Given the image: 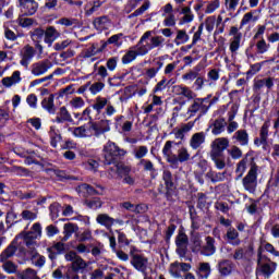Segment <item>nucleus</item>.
<instances>
[{
    "mask_svg": "<svg viewBox=\"0 0 279 279\" xmlns=\"http://www.w3.org/2000/svg\"><path fill=\"white\" fill-rule=\"evenodd\" d=\"M154 32L147 31L140 38L138 43L131 47L129 51L122 57L123 64H130L134 62L138 56H147L151 49H158V47L165 46V37L151 36Z\"/></svg>",
    "mask_w": 279,
    "mask_h": 279,
    "instance_id": "nucleus-1",
    "label": "nucleus"
},
{
    "mask_svg": "<svg viewBox=\"0 0 279 279\" xmlns=\"http://www.w3.org/2000/svg\"><path fill=\"white\" fill-rule=\"evenodd\" d=\"M40 236H43V226L40 225V222H35L32 226L31 231L20 233L19 235H16L15 241H23L26 246L35 248L36 240L40 239Z\"/></svg>",
    "mask_w": 279,
    "mask_h": 279,
    "instance_id": "nucleus-2",
    "label": "nucleus"
},
{
    "mask_svg": "<svg viewBox=\"0 0 279 279\" xmlns=\"http://www.w3.org/2000/svg\"><path fill=\"white\" fill-rule=\"evenodd\" d=\"M242 184L247 193H256L258 186V166L256 163H252L247 174L242 180Z\"/></svg>",
    "mask_w": 279,
    "mask_h": 279,
    "instance_id": "nucleus-3",
    "label": "nucleus"
},
{
    "mask_svg": "<svg viewBox=\"0 0 279 279\" xmlns=\"http://www.w3.org/2000/svg\"><path fill=\"white\" fill-rule=\"evenodd\" d=\"M125 154H128L125 149L120 148L113 142H108L104 146L105 165H112L119 156H125Z\"/></svg>",
    "mask_w": 279,
    "mask_h": 279,
    "instance_id": "nucleus-4",
    "label": "nucleus"
},
{
    "mask_svg": "<svg viewBox=\"0 0 279 279\" xmlns=\"http://www.w3.org/2000/svg\"><path fill=\"white\" fill-rule=\"evenodd\" d=\"M265 260H267V256L263 255L262 252H258L257 274H263V276H265V278H269L276 271L278 264H276L275 262H271L269 259L266 263H265Z\"/></svg>",
    "mask_w": 279,
    "mask_h": 279,
    "instance_id": "nucleus-5",
    "label": "nucleus"
},
{
    "mask_svg": "<svg viewBox=\"0 0 279 279\" xmlns=\"http://www.w3.org/2000/svg\"><path fill=\"white\" fill-rule=\"evenodd\" d=\"M208 100L206 98H197L187 109V117L195 114H206L208 112Z\"/></svg>",
    "mask_w": 279,
    "mask_h": 279,
    "instance_id": "nucleus-6",
    "label": "nucleus"
},
{
    "mask_svg": "<svg viewBox=\"0 0 279 279\" xmlns=\"http://www.w3.org/2000/svg\"><path fill=\"white\" fill-rule=\"evenodd\" d=\"M89 125L92 128V136H104V134L110 132V120H100L98 122L89 121Z\"/></svg>",
    "mask_w": 279,
    "mask_h": 279,
    "instance_id": "nucleus-7",
    "label": "nucleus"
},
{
    "mask_svg": "<svg viewBox=\"0 0 279 279\" xmlns=\"http://www.w3.org/2000/svg\"><path fill=\"white\" fill-rule=\"evenodd\" d=\"M21 60L20 64L21 66H24V69H27L29 66V63L32 60H34V57L36 56V48L29 45H26L21 50Z\"/></svg>",
    "mask_w": 279,
    "mask_h": 279,
    "instance_id": "nucleus-8",
    "label": "nucleus"
},
{
    "mask_svg": "<svg viewBox=\"0 0 279 279\" xmlns=\"http://www.w3.org/2000/svg\"><path fill=\"white\" fill-rule=\"evenodd\" d=\"M49 69H51L50 60L37 61L31 65V73L35 77H40V75H45Z\"/></svg>",
    "mask_w": 279,
    "mask_h": 279,
    "instance_id": "nucleus-9",
    "label": "nucleus"
},
{
    "mask_svg": "<svg viewBox=\"0 0 279 279\" xmlns=\"http://www.w3.org/2000/svg\"><path fill=\"white\" fill-rule=\"evenodd\" d=\"M230 141L227 137H218L211 143L210 155H223V151L228 149Z\"/></svg>",
    "mask_w": 279,
    "mask_h": 279,
    "instance_id": "nucleus-10",
    "label": "nucleus"
},
{
    "mask_svg": "<svg viewBox=\"0 0 279 279\" xmlns=\"http://www.w3.org/2000/svg\"><path fill=\"white\" fill-rule=\"evenodd\" d=\"M70 132H72L73 136H75L76 138H90V137H93V131H92L90 122H88L84 125H81V126L70 129Z\"/></svg>",
    "mask_w": 279,
    "mask_h": 279,
    "instance_id": "nucleus-11",
    "label": "nucleus"
},
{
    "mask_svg": "<svg viewBox=\"0 0 279 279\" xmlns=\"http://www.w3.org/2000/svg\"><path fill=\"white\" fill-rule=\"evenodd\" d=\"M236 112H239V105H232L230 111L228 112V121L227 125L228 134H232L239 130V122L234 121V117H236Z\"/></svg>",
    "mask_w": 279,
    "mask_h": 279,
    "instance_id": "nucleus-12",
    "label": "nucleus"
},
{
    "mask_svg": "<svg viewBox=\"0 0 279 279\" xmlns=\"http://www.w3.org/2000/svg\"><path fill=\"white\" fill-rule=\"evenodd\" d=\"M20 8L25 16H33L38 10V2L34 0H20Z\"/></svg>",
    "mask_w": 279,
    "mask_h": 279,
    "instance_id": "nucleus-13",
    "label": "nucleus"
},
{
    "mask_svg": "<svg viewBox=\"0 0 279 279\" xmlns=\"http://www.w3.org/2000/svg\"><path fill=\"white\" fill-rule=\"evenodd\" d=\"M269 121L264 122L259 131V137L254 140V145H256V147H260V145H264L265 149V145H267V138H269Z\"/></svg>",
    "mask_w": 279,
    "mask_h": 279,
    "instance_id": "nucleus-14",
    "label": "nucleus"
},
{
    "mask_svg": "<svg viewBox=\"0 0 279 279\" xmlns=\"http://www.w3.org/2000/svg\"><path fill=\"white\" fill-rule=\"evenodd\" d=\"M11 27H13V29H16V27L12 25V22H7L3 24L4 37L7 38V40H11V43H14L15 40H19V38H23L25 36V34L23 33H14Z\"/></svg>",
    "mask_w": 279,
    "mask_h": 279,
    "instance_id": "nucleus-15",
    "label": "nucleus"
},
{
    "mask_svg": "<svg viewBox=\"0 0 279 279\" xmlns=\"http://www.w3.org/2000/svg\"><path fill=\"white\" fill-rule=\"evenodd\" d=\"M233 143L241 145V147H247L250 145V134L246 130H238L232 136Z\"/></svg>",
    "mask_w": 279,
    "mask_h": 279,
    "instance_id": "nucleus-16",
    "label": "nucleus"
},
{
    "mask_svg": "<svg viewBox=\"0 0 279 279\" xmlns=\"http://www.w3.org/2000/svg\"><path fill=\"white\" fill-rule=\"evenodd\" d=\"M21 82H23L21 71H14L11 76L3 77L1 81L4 88H12V86H16V84H21Z\"/></svg>",
    "mask_w": 279,
    "mask_h": 279,
    "instance_id": "nucleus-17",
    "label": "nucleus"
},
{
    "mask_svg": "<svg viewBox=\"0 0 279 279\" xmlns=\"http://www.w3.org/2000/svg\"><path fill=\"white\" fill-rule=\"evenodd\" d=\"M131 264L133 265L134 269L141 271L142 274H145V271H147L148 260L143 255H133Z\"/></svg>",
    "mask_w": 279,
    "mask_h": 279,
    "instance_id": "nucleus-18",
    "label": "nucleus"
},
{
    "mask_svg": "<svg viewBox=\"0 0 279 279\" xmlns=\"http://www.w3.org/2000/svg\"><path fill=\"white\" fill-rule=\"evenodd\" d=\"M177 253L179 256L186 254V247L189 246V236L184 233H179L175 239Z\"/></svg>",
    "mask_w": 279,
    "mask_h": 279,
    "instance_id": "nucleus-19",
    "label": "nucleus"
},
{
    "mask_svg": "<svg viewBox=\"0 0 279 279\" xmlns=\"http://www.w3.org/2000/svg\"><path fill=\"white\" fill-rule=\"evenodd\" d=\"M59 37L60 32H58L56 27L49 26L45 31L44 41L46 43V45H48V47H51V45H53V43H56Z\"/></svg>",
    "mask_w": 279,
    "mask_h": 279,
    "instance_id": "nucleus-20",
    "label": "nucleus"
},
{
    "mask_svg": "<svg viewBox=\"0 0 279 279\" xmlns=\"http://www.w3.org/2000/svg\"><path fill=\"white\" fill-rule=\"evenodd\" d=\"M206 143V133L205 132H198L194 133L192 137L190 138V147L192 149H199L202 145Z\"/></svg>",
    "mask_w": 279,
    "mask_h": 279,
    "instance_id": "nucleus-21",
    "label": "nucleus"
},
{
    "mask_svg": "<svg viewBox=\"0 0 279 279\" xmlns=\"http://www.w3.org/2000/svg\"><path fill=\"white\" fill-rule=\"evenodd\" d=\"M191 160V154L189 153V148L181 147L178 149V154L174 155L171 160V165L178 166L179 162H189Z\"/></svg>",
    "mask_w": 279,
    "mask_h": 279,
    "instance_id": "nucleus-22",
    "label": "nucleus"
},
{
    "mask_svg": "<svg viewBox=\"0 0 279 279\" xmlns=\"http://www.w3.org/2000/svg\"><path fill=\"white\" fill-rule=\"evenodd\" d=\"M54 99L56 96L53 94H50L41 100V108L49 112V114H56V104L53 102Z\"/></svg>",
    "mask_w": 279,
    "mask_h": 279,
    "instance_id": "nucleus-23",
    "label": "nucleus"
},
{
    "mask_svg": "<svg viewBox=\"0 0 279 279\" xmlns=\"http://www.w3.org/2000/svg\"><path fill=\"white\" fill-rule=\"evenodd\" d=\"M177 12L179 14H182L183 17L181 19V23H193L195 15L193 14V11L191 10V7H179L177 9Z\"/></svg>",
    "mask_w": 279,
    "mask_h": 279,
    "instance_id": "nucleus-24",
    "label": "nucleus"
},
{
    "mask_svg": "<svg viewBox=\"0 0 279 279\" xmlns=\"http://www.w3.org/2000/svg\"><path fill=\"white\" fill-rule=\"evenodd\" d=\"M93 25L98 32H104V29H110V25H112V23L108 16H100L94 20Z\"/></svg>",
    "mask_w": 279,
    "mask_h": 279,
    "instance_id": "nucleus-25",
    "label": "nucleus"
},
{
    "mask_svg": "<svg viewBox=\"0 0 279 279\" xmlns=\"http://www.w3.org/2000/svg\"><path fill=\"white\" fill-rule=\"evenodd\" d=\"M226 125H228V123L226 122V119L223 118L216 119L211 124V133L215 136H219V134H222V132H226Z\"/></svg>",
    "mask_w": 279,
    "mask_h": 279,
    "instance_id": "nucleus-26",
    "label": "nucleus"
},
{
    "mask_svg": "<svg viewBox=\"0 0 279 279\" xmlns=\"http://www.w3.org/2000/svg\"><path fill=\"white\" fill-rule=\"evenodd\" d=\"M215 252H217V248L215 247V239L207 236L206 245L201 248V254H203V256H213Z\"/></svg>",
    "mask_w": 279,
    "mask_h": 279,
    "instance_id": "nucleus-27",
    "label": "nucleus"
},
{
    "mask_svg": "<svg viewBox=\"0 0 279 279\" xmlns=\"http://www.w3.org/2000/svg\"><path fill=\"white\" fill-rule=\"evenodd\" d=\"M173 145H175V142L173 141H167L162 148V154L167 160L171 165V160L175 157V154H173Z\"/></svg>",
    "mask_w": 279,
    "mask_h": 279,
    "instance_id": "nucleus-28",
    "label": "nucleus"
},
{
    "mask_svg": "<svg viewBox=\"0 0 279 279\" xmlns=\"http://www.w3.org/2000/svg\"><path fill=\"white\" fill-rule=\"evenodd\" d=\"M31 262L35 267H38L39 269H41V267H45V263H47V258L45 257V255H40L38 252L32 251Z\"/></svg>",
    "mask_w": 279,
    "mask_h": 279,
    "instance_id": "nucleus-29",
    "label": "nucleus"
},
{
    "mask_svg": "<svg viewBox=\"0 0 279 279\" xmlns=\"http://www.w3.org/2000/svg\"><path fill=\"white\" fill-rule=\"evenodd\" d=\"M97 223H99L100 226H105V228H107V230H110V228H112V226H114V218L110 217L107 214H100L97 216L96 218Z\"/></svg>",
    "mask_w": 279,
    "mask_h": 279,
    "instance_id": "nucleus-30",
    "label": "nucleus"
},
{
    "mask_svg": "<svg viewBox=\"0 0 279 279\" xmlns=\"http://www.w3.org/2000/svg\"><path fill=\"white\" fill-rule=\"evenodd\" d=\"M20 240L14 239L13 242L4 250V252L0 255V260H8V258H12L14 254H16V243Z\"/></svg>",
    "mask_w": 279,
    "mask_h": 279,
    "instance_id": "nucleus-31",
    "label": "nucleus"
},
{
    "mask_svg": "<svg viewBox=\"0 0 279 279\" xmlns=\"http://www.w3.org/2000/svg\"><path fill=\"white\" fill-rule=\"evenodd\" d=\"M20 240L14 239L13 242L4 250V252L0 255V260H8V258H12L14 254H16V243Z\"/></svg>",
    "mask_w": 279,
    "mask_h": 279,
    "instance_id": "nucleus-32",
    "label": "nucleus"
},
{
    "mask_svg": "<svg viewBox=\"0 0 279 279\" xmlns=\"http://www.w3.org/2000/svg\"><path fill=\"white\" fill-rule=\"evenodd\" d=\"M279 192V179H272L268 182V187L266 190V195L274 199Z\"/></svg>",
    "mask_w": 279,
    "mask_h": 279,
    "instance_id": "nucleus-33",
    "label": "nucleus"
},
{
    "mask_svg": "<svg viewBox=\"0 0 279 279\" xmlns=\"http://www.w3.org/2000/svg\"><path fill=\"white\" fill-rule=\"evenodd\" d=\"M218 269L221 276H230V274H232V269H234V264L226 259L218 264Z\"/></svg>",
    "mask_w": 279,
    "mask_h": 279,
    "instance_id": "nucleus-34",
    "label": "nucleus"
},
{
    "mask_svg": "<svg viewBox=\"0 0 279 279\" xmlns=\"http://www.w3.org/2000/svg\"><path fill=\"white\" fill-rule=\"evenodd\" d=\"M258 21V15H256V11L247 12L243 15L240 22V28L243 29L245 25H250V23H256Z\"/></svg>",
    "mask_w": 279,
    "mask_h": 279,
    "instance_id": "nucleus-35",
    "label": "nucleus"
},
{
    "mask_svg": "<svg viewBox=\"0 0 279 279\" xmlns=\"http://www.w3.org/2000/svg\"><path fill=\"white\" fill-rule=\"evenodd\" d=\"M204 3H205V9H204L205 14H213L217 12V10H219V8L221 7V0H208V1H204Z\"/></svg>",
    "mask_w": 279,
    "mask_h": 279,
    "instance_id": "nucleus-36",
    "label": "nucleus"
},
{
    "mask_svg": "<svg viewBox=\"0 0 279 279\" xmlns=\"http://www.w3.org/2000/svg\"><path fill=\"white\" fill-rule=\"evenodd\" d=\"M201 71H202V65H196V66L193 68V70L183 74L182 80L184 82H194V80H197V77H199V72Z\"/></svg>",
    "mask_w": 279,
    "mask_h": 279,
    "instance_id": "nucleus-37",
    "label": "nucleus"
},
{
    "mask_svg": "<svg viewBox=\"0 0 279 279\" xmlns=\"http://www.w3.org/2000/svg\"><path fill=\"white\" fill-rule=\"evenodd\" d=\"M210 159L213 160L216 169L219 171H223V169L227 167L226 156L223 155H210Z\"/></svg>",
    "mask_w": 279,
    "mask_h": 279,
    "instance_id": "nucleus-38",
    "label": "nucleus"
},
{
    "mask_svg": "<svg viewBox=\"0 0 279 279\" xmlns=\"http://www.w3.org/2000/svg\"><path fill=\"white\" fill-rule=\"evenodd\" d=\"M78 228L77 225L74 223H65L63 226V241H69V239H71V236H73L74 232H77Z\"/></svg>",
    "mask_w": 279,
    "mask_h": 279,
    "instance_id": "nucleus-39",
    "label": "nucleus"
},
{
    "mask_svg": "<svg viewBox=\"0 0 279 279\" xmlns=\"http://www.w3.org/2000/svg\"><path fill=\"white\" fill-rule=\"evenodd\" d=\"M191 241L193 252H202V235L195 231H192Z\"/></svg>",
    "mask_w": 279,
    "mask_h": 279,
    "instance_id": "nucleus-40",
    "label": "nucleus"
},
{
    "mask_svg": "<svg viewBox=\"0 0 279 279\" xmlns=\"http://www.w3.org/2000/svg\"><path fill=\"white\" fill-rule=\"evenodd\" d=\"M227 241L230 245H241V240H239V232L236 229H229L227 231Z\"/></svg>",
    "mask_w": 279,
    "mask_h": 279,
    "instance_id": "nucleus-41",
    "label": "nucleus"
},
{
    "mask_svg": "<svg viewBox=\"0 0 279 279\" xmlns=\"http://www.w3.org/2000/svg\"><path fill=\"white\" fill-rule=\"evenodd\" d=\"M64 121H72L71 113L66 110V107H61L57 113L56 122L64 123Z\"/></svg>",
    "mask_w": 279,
    "mask_h": 279,
    "instance_id": "nucleus-42",
    "label": "nucleus"
},
{
    "mask_svg": "<svg viewBox=\"0 0 279 279\" xmlns=\"http://www.w3.org/2000/svg\"><path fill=\"white\" fill-rule=\"evenodd\" d=\"M110 101H108V98H104L101 96H98L95 100V102L92 105V108L96 110V112H101L104 108L108 106Z\"/></svg>",
    "mask_w": 279,
    "mask_h": 279,
    "instance_id": "nucleus-43",
    "label": "nucleus"
},
{
    "mask_svg": "<svg viewBox=\"0 0 279 279\" xmlns=\"http://www.w3.org/2000/svg\"><path fill=\"white\" fill-rule=\"evenodd\" d=\"M189 34H186V31L184 29H179L177 31V37L174 39L175 45H186V43L190 40Z\"/></svg>",
    "mask_w": 279,
    "mask_h": 279,
    "instance_id": "nucleus-44",
    "label": "nucleus"
},
{
    "mask_svg": "<svg viewBox=\"0 0 279 279\" xmlns=\"http://www.w3.org/2000/svg\"><path fill=\"white\" fill-rule=\"evenodd\" d=\"M206 178H208L211 182H223L226 180V172H216L213 170H209L206 173Z\"/></svg>",
    "mask_w": 279,
    "mask_h": 279,
    "instance_id": "nucleus-45",
    "label": "nucleus"
},
{
    "mask_svg": "<svg viewBox=\"0 0 279 279\" xmlns=\"http://www.w3.org/2000/svg\"><path fill=\"white\" fill-rule=\"evenodd\" d=\"M147 154H149V148L147 146H137L133 150V156L137 160L145 158V156H147Z\"/></svg>",
    "mask_w": 279,
    "mask_h": 279,
    "instance_id": "nucleus-46",
    "label": "nucleus"
},
{
    "mask_svg": "<svg viewBox=\"0 0 279 279\" xmlns=\"http://www.w3.org/2000/svg\"><path fill=\"white\" fill-rule=\"evenodd\" d=\"M247 157H244L238 162L235 173L239 175V178H243V174L245 171H247Z\"/></svg>",
    "mask_w": 279,
    "mask_h": 279,
    "instance_id": "nucleus-47",
    "label": "nucleus"
},
{
    "mask_svg": "<svg viewBox=\"0 0 279 279\" xmlns=\"http://www.w3.org/2000/svg\"><path fill=\"white\" fill-rule=\"evenodd\" d=\"M107 45H113L114 47L123 46V33L116 34L107 40Z\"/></svg>",
    "mask_w": 279,
    "mask_h": 279,
    "instance_id": "nucleus-48",
    "label": "nucleus"
},
{
    "mask_svg": "<svg viewBox=\"0 0 279 279\" xmlns=\"http://www.w3.org/2000/svg\"><path fill=\"white\" fill-rule=\"evenodd\" d=\"M227 154L230 155L232 160H239L243 158V150L239 148V146H231L228 150Z\"/></svg>",
    "mask_w": 279,
    "mask_h": 279,
    "instance_id": "nucleus-49",
    "label": "nucleus"
},
{
    "mask_svg": "<svg viewBox=\"0 0 279 279\" xmlns=\"http://www.w3.org/2000/svg\"><path fill=\"white\" fill-rule=\"evenodd\" d=\"M85 101L84 98L82 97H74L69 101V106L73 109V110H80V108H84L85 106Z\"/></svg>",
    "mask_w": 279,
    "mask_h": 279,
    "instance_id": "nucleus-50",
    "label": "nucleus"
},
{
    "mask_svg": "<svg viewBox=\"0 0 279 279\" xmlns=\"http://www.w3.org/2000/svg\"><path fill=\"white\" fill-rule=\"evenodd\" d=\"M162 180L168 191H171V189H173V175L171 174V171L165 170L162 174Z\"/></svg>",
    "mask_w": 279,
    "mask_h": 279,
    "instance_id": "nucleus-51",
    "label": "nucleus"
},
{
    "mask_svg": "<svg viewBox=\"0 0 279 279\" xmlns=\"http://www.w3.org/2000/svg\"><path fill=\"white\" fill-rule=\"evenodd\" d=\"M199 278H208L210 276V264L201 263L198 268Z\"/></svg>",
    "mask_w": 279,
    "mask_h": 279,
    "instance_id": "nucleus-52",
    "label": "nucleus"
},
{
    "mask_svg": "<svg viewBox=\"0 0 279 279\" xmlns=\"http://www.w3.org/2000/svg\"><path fill=\"white\" fill-rule=\"evenodd\" d=\"M87 266L86 262L80 256L72 263L73 271H82V269H86Z\"/></svg>",
    "mask_w": 279,
    "mask_h": 279,
    "instance_id": "nucleus-53",
    "label": "nucleus"
},
{
    "mask_svg": "<svg viewBox=\"0 0 279 279\" xmlns=\"http://www.w3.org/2000/svg\"><path fill=\"white\" fill-rule=\"evenodd\" d=\"M256 51L259 54L267 53L269 51V44H267L265 38H262L256 43Z\"/></svg>",
    "mask_w": 279,
    "mask_h": 279,
    "instance_id": "nucleus-54",
    "label": "nucleus"
},
{
    "mask_svg": "<svg viewBox=\"0 0 279 279\" xmlns=\"http://www.w3.org/2000/svg\"><path fill=\"white\" fill-rule=\"evenodd\" d=\"M169 272L173 278H182V269L180 267V263H173L170 265Z\"/></svg>",
    "mask_w": 279,
    "mask_h": 279,
    "instance_id": "nucleus-55",
    "label": "nucleus"
},
{
    "mask_svg": "<svg viewBox=\"0 0 279 279\" xmlns=\"http://www.w3.org/2000/svg\"><path fill=\"white\" fill-rule=\"evenodd\" d=\"M22 219H24V221H36V219H38V214L34 213L32 210H23L21 214Z\"/></svg>",
    "mask_w": 279,
    "mask_h": 279,
    "instance_id": "nucleus-56",
    "label": "nucleus"
},
{
    "mask_svg": "<svg viewBox=\"0 0 279 279\" xmlns=\"http://www.w3.org/2000/svg\"><path fill=\"white\" fill-rule=\"evenodd\" d=\"M106 88V84L104 82H96L90 85L89 93L92 95H98V93H101Z\"/></svg>",
    "mask_w": 279,
    "mask_h": 279,
    "instance_id": "nucleus-57",
    "label": "nucleus"
},
{
    "mask_svg": "<svg viewBox=\"0 0 279 279\" xmlns=\"http://www.w3.org/2000/svg\"><path fill=\"white\" fill-rule=\"evenodd\" d=\"M83 167L88 171H94V173L99 169V162L95 159H88L87 161L83 162Z\"/></svg>",
    "mask_w": 279,
    "mask_h": 279,
    "instance_id": "nucleus-58",
    "label": "nucleus"
},
{
    "mask_svg": "<svg viewBox=\"0 0 279 279\" xmlns=\"http://www.w3.org/2000/svg\"><path fill=\"white\" fill-rule=\"evenodd\" d=\"M150 3L149 1H146L141 8L136 9L131 15L130 19H134V16H141L147 12V9L149 8Z\"/></svg>",
    "mask_w": 279,
    "mask_h": 279,
    "instance_id": "nucleus-59",
    "label": "nucleus"
},
{
    "mask_svg": "<svg viewBox=\"0 0 279 279\" xmlns=\"http://www.w3.org/2000/svg\"><path fill=\"white\" fill-rule=\"evenodd\" d=\"M21 278L22 279H39L38 272H36V270L32 268H27L26 270H24L21 275Z\"/></svg>",
    "mask_w": 279,
    "mask_h": 279,
    "instance_id": "nucleus-60",
    "label": "nucleus"
},
{
    "mask_svg": "<svg viewBox=\"0 0 279 279\" xmlns=\"http://www.w3.org/2000/svg\"><path fill=\"white\" fill-rule=\"evenodd\" d=\"M165 27H175V14L163 15Z\"/></svg>",
    "mask_w": 279,
    "mask_h": 279,
    "instance_id": "nucleus-61",
    "label": "nucleus"
},
{
    "mask_svg": "<svg viewBox=\"0 0 279 279\" xmlns=\"http://www.w3.org/2000/svg\"><path fill=\"white\" fill-rule=\"evenodd\" d=\"M2 269L7 272V274H16V266L14 263L7 260L3 263L2 265Z\"/></svg>",
    "mask_w": 279,
    "mask_h": 279,
    "instance_id": "nucleus-62",
    "label": "nucleus"
},
{
    "mask_svg": "<svg viewBox=\"0 0 279 279\" xmlns=\"http://www.w3.org/2000/svg\"><path fill=\"white\" fill-rule=\"evenodd\" d=\"M26 104L29 106V108H33V109L38 108V97L35 96V94H29L26 97Z\"/></svg>",
    "mask_w": 279,
    "mask_h": 279,
    "instance_id": "nucleus-63",
    "label": "nucleus"
},
{
    "mask_svg": "<svg viewBox=\"0 0 279 279\" xmlns=\"http://www.w3.org/2000/svg\"><path fill=\"white\" fill-rule=\"evenodd\" d=\"M217 23V17L215 16H208L205 20V27L207 29V32H213V29H215V24Z\"/></svg>",
    "mask_w": 279,
    "mask_h": 279,
    "instance_id": "nucleus-64",
    "label": "nucleus"
}]
</instances>
